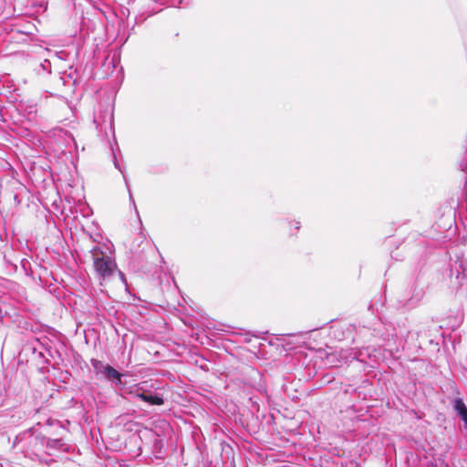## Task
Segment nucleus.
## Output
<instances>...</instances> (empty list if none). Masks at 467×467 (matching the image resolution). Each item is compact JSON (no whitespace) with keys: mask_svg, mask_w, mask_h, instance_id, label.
Returning a JSON list of instances; mask_svg holds the SVG:
<instances>
[{"mask_svg":"<svg viewBox=\"0 0 467 467\" xmlns=\"http://www.w3.org/2000/svg\"><path fill=\"white\" fill-rule=\"evenodd\" d=\"M90 254L98 276L102 280L109 279L117 269L110 247L106 244L96 245L90 250Z\"/></svg>","mask_w":467,"mask_h":467,"instance_id":"1","label":"nucleus"},{"mask_svg":"<svg viewBox=\"0 0 467 467\" xmlns=\"http://www.w3.org/2000/svg\"><path fill=\"white\" fill-rule=\"evenodd\" d=\"M454 269L458 285L467 290V259L455 262Z\"/></svg>","mask_w":467,"mask_h":467,"instance_id":"2","label":"nucleus"},{"mask_svg":"<svg viewBox=\"0 0 467 467\" xmlns=\"http://www.w3.org/2000/svg\"><path fill=\"white\" fill-rule=\"evenodd\" d=\"M136 397L145 402L151 405H161L163 404V399L156 394L152 393H139Z\"/></svg>","mask_w":467,"mask_h":467,"instance_id":"3","label":"nucleus"},{"mask_svg":"<svg viewBox=\"0 0 467 467\" xmlns=\"http://www.w3.org/2000/svg\"><path fill=\"white\" fill-rule=\"evenodd\" d=\"M453 408L461 416L462 420L463 421H467V407L465 406L462 399L458 398L454 400Z\"/></svg>","mask_w":467,"mask_h":467,"instance_id":"4","label":"nucleus"},{"mask_svg":"<svg viewBox=\"0 0 467 467\" xmlns=\"http://www.w3.org/2000/svg\"><path fill=\"white\" fill-rule=\"evenodd\" d=\"M103 369H104L103 372L108 379H113L118 381H120L122 375L118 370H116L114 368L108 365V366H105L103 368Z\"/></svg>","mask_w":467,"mask_h":467,"instance_id":"5","label":"nucleus"},{"mask_svg":"<svg viewBox=\"0 0 467 467\" xmlns=\"http://www.w3.org/2000/svg\"><path fill=\"white\" fill-rule=\"evenodd\" d=\"M124 180H125V182H126V185H127L128 191H129L130 200V202H134V200H133V198H132V195H131L130 190V188H129L128 182H127V180H126V178H125V177H124ZM133 204L135 205V203H133Z\"/></svg>","mask_w":467,"mask_h":467,"instance_id":"6","label":"nucleus"},{"mask_svg":"<svg viewBox=\"0 0 467 467\" xmlns=\"http://www.w3.org/2000/svg\"><path fill=\"white\" fill-rule=\"evenodd\" d=\"M94 122H95V123H99V120H98V118H97V117H95V118H94Z\"/></svg>","mask_w":467,"mask_h":467,"instance_id":"7","label":"nucleus"},{"mask_svg":"<svg viewBox=\"0 0 467 467\" xmlns=\"http://www.w3.org/2000/svg\"><path fill=\"white\" fill-rule=\"evenodd\" d=\"M465 167H467V164L465 166H462V170L464 171Z\"/></svg>","mask_w":467,"mask_h":467,"instance_id":"8","label":"nucleus"},{"mask_svg":"<svg viewBox=\"0 0 467 467\" xmlns=\"http://www.w3.org/2000/svg\"><path fill=\"white\" fill-rule=\"evenodd\" d=\"M464 423H465V425L467 426V420H466V421H464Z\"/></svg>","mask_w":467,"mask_h":467,"instance_id":"9","label":"nucleus"}]
</instances>
